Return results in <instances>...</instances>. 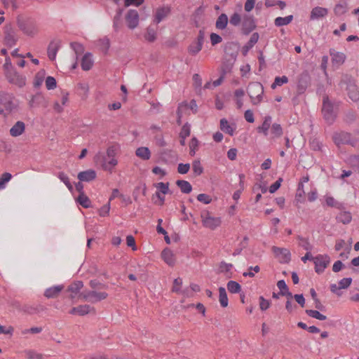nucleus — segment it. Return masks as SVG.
<instances>
[{
  "instance_id": "f257e3e1",
  "label": "nucleus",
  "mask_w": 359,
  "mask_h": 359,
  "mask_svg": "<svg viewBox=\"0 0 359 359\" xmlns=\"http://www.w3.org/2000/svg\"><path fill=\"white\" fill-rule=\"evenodd\" d=\"M116 151L117 147L116 146H111L107 149V156L102 153H98L95 156V161L100 164L104 170H111L118 163L115 158Z\"/></svg>"
},
{
  "instance_id": "f03ea898",
  "label": "nucleus",
  "mask_w": 359,
  "mask_h": 359,
  "mask_svg": "<svg viewBox=\"0 0 359 359\" xmlns=\"http://www.w3.org/2000/svg\"><path fill=\"white\" fill-rule=\"evenodd\" d=\"M80 298L88 302L94 304L107 298L108 294L105 292L95 290H84L79 295Z\"/></svg>"
},
{
  "instance_id": "7ed1b4c3",
  "label": "nucleus",
  "mask_w": 359,
  "mask_h": 359,
  "mask_svg": "<svg viewBox=\"0 0 359 359\" xmlns=\"http://www.w3.org/2000/svg\"><path fill=\"white\" fill-rule=\"evenodd\" d=\"M248 93L253 104H259L264 94L263 86L259 82L251 83L248 87Z\"/></svg>"
},
{
  "instance_id": "20e7f679",
  "label": "nucleus",
  "mask_w": 359,
  "mask_h": 359,
  "mask_svg": "<svg viewBox=\"0 0 359 359\" xmlns=\"http://www.w3.org/2000/svg\"><path fill=\"white\" fill-rule=\"evenodd\" d=\"M203 225L210 229H215L221 224V219L210 215L208 211H203L201 215Z\"/></svg>"
},
{
  "instance_id": "39448f33",
  "label": "nucleus",
  "mask_w": 359,
  "mask_h": 359,
  "mask_svg": "<svg viewBox=\"0 0 359 359\" xmlns=\"http://www.w3.org/2000/svg\"><path fill=\"white\" fill-rule=\"evenodd\" d=\"M333 140L337 145L350 144L352 147L357 146V141L351 139V134L348 133L341 132L336 133L333 136Z\"/></svg>"
},
{
  "instance_id": "423d86ee",
  "label": "nucleus",
  "mask_w": 359,
  "mask_h": 359,
  "mask_svg": "<svg viewBox=\"0 0 359 359\" xmlns=\"http://www.w3.org/2000/svg\"><path fill=\"white\" fill-rule=\"evenodd\" d=\"M330 262V258L327 255H318L313 259L315 271L317 273H321Z\"/></svg>"
},
{
  "instance_id": "0eeeda50",
  "label": "nucleus",
  "mask_w": 359,
  "mask_h": 359,
  "mask_svg": "<svg viewBox=\"0 0 359 359\" xmlns=\"http://www.w3.org/2000/svg\"><path fill=\"white\" fill-rule=\"evenodd\" d=\"M19 27L22 32L29 36H34L39 32L37 23L32 20H28L20 23Z\"/></svg>"
},
{
  "instance_id": "6e6552de",
  "label": "nucleus",
  "mask_w": 359,
  "mask_h": 359,
  "mask_svg": "<svg viewBox=\"0 0 359 359\" xmlns=\"http://www.w3.org/2000/svg\"><path fill=\"white\" fill-rule=\"evenodd\" d=\"M125 18L129 29H134L137 27L140 21V15L136 10L130 9L126 15Z\"/></svg>"
},
{
  "instance_id": "1a4fd4ad",
  "label": "nucleus",
  "mask_w": 359,
  "mask_h": 359,
  "mask_svg": "<svg viewBox=\"0 0 359 359\" xmlns=\"http://www.w3.org/2000/svg\"><path fill=\"white\" fill-rule=\"evenodd\" d=\"M203 41V34L201 32H200V34L198 36L197 39L195 41H194L188 48V51L189 54L192 55H196V54H198L202 49Z\"/></svg>"
},
{
  "instance_id": "9d476101",
  "label": "nucleus",
  "mask_w": 359,
  "mask_h": 359,
  "mask_svg": "<svg viewBox=\"0 0 359 359\" xmlns=\"http://www.w3.org/2000/svg\"><path fill=\"white\" fill-rule=\"evenodd\" d=\"M329 53L334 66L339 67L345 62L346 56L344 53L337 51L334 48H330Z\"/></svg>"
},
{
  "instance_id": "9b49d317",
  "label": "nucleus",
  "mask_w": 359,
  "mask_h": 359,
  "mask_svg": "<svg viewBox=\"0 0 359 359\" xmlns=\"http://www.w3.org/2000/svg\"><path fill=\"white\" fill-rule=\"evenodd\" d=\"M7 78L10 83H12L18 87H23L26 84L25 76L19 74L16 72H12L8 74Z\"/></svg>"
},
{
  "instance_id": "f8f14e48",
  "label": "nucleus",
  "mask_w": 359,
  "mask_h": 359,
  "mask_svg": "<svg viewBox=\"0 0 359 359\" xmlns=\"http://www.w3.org/2000/svg\"><path fill=\"white\" fill-rule=\"evenodd\" d=\"M242 27L246 33L252 31L255 27V22L252 15L245 14L242 17Z\"/></svg>"
},
{
  "instance_id": "ddd939ff",
  "label": "nucleus",
  "mask_w": 359,
  "mask_h": 359,
  "mask_svg": "<svg viewBox=\"0 0 359 359\" xmlns=\"http://www.w3.org/2000/svg\"><path fill=\"white\" fill-rule=\"evenodd\" d=\"M328 14V10L326 8L316 6L312 8L310 13L311 20H318L326 17Z\"/></svg>"
},
{
  "instance_id": "4468645a",
  "label": "nucleus",
  "mask_w": 359,
  "mask_h": 359,
  "mask_svg": "<svg viewBox=\"0 0 359 359\" xmlns=\"http://www.w3.org/2000/svg\"><path fill=\"white\" fill-rule=\"evenodd\" d=\"M83 283L81 280H76L71 283L67 288V292L71 293L69 298L72 300H74L78 294H80V290L83 288Z\"/></svg>"
},
{
  "instance_id": "2eb2a0df",
  "label": "nucleus",
  "mask_w": 359,
  "mask_h": 359,
  "mask_svg": "<svg viewBox=\"0 0 359 359\" xmlns=\"http://www.w3.org/2000/svg\"><path fill=\"white\" fill-rule=\"evenodd\" d=\"M348 96L354 102L359 100V90L355 83L350 81L346 86Z\"/></svg>"
},
{
  "instance_id": "dca6fc26",
  "label": "nucleus",
  "mask_w": 359,
  "mask_h": 359,
  "mask_svg": "<svg viewBox=\"0 0 359 359\" xmlns=\"http://www.w3.org/2000/svg\"><path fill=\"white\" fill-rule=\"evenodd\" d=\"M170 13V6H163L158 8L156 11L154 16V22L156 24L160 23L163 19H165Z\"/></svg>"
},
{
  "instance_id": "f3484780",
  "label": "nucleus",
  "mask_w": 359,
  "mask_h": 359,
  "mask_svg": "<svg viewBox=\"0 0 359 359\" xmlns=\"http://www.w3.org/2000/svg\"><path fill=\"white\" fill-rule=\"evenodd\" d=\"M43 310V308L42 306H34V305H30V304H23L20 308V311L23 312L24 313L29 314V315H34L39 313L41 311Z\"/></svg>"
},
{
  "instance_id": "a211bd4d",
  "label": "nucleus",
  "mask_w": 359,
  "mask_h": 359,
  "mask_svg": "<svg viewBox=\"0 0 359 359\" xmlns=\"http://www.w3.org/2000/svg\"><path fill=\"white\" fill-rule=\"evenodd\" d=\"M272 250L276 256H281L282 262H288L290 260V253L288 250L273 246Z\"/></svg>"
},
{
  "instance_id": "6ab92c4d",
  "label": "nucleus",
  "mask_w": 359,
  "mask_h": 359,
  "mask_svg": "<svg viewBox=\"0 0 359 359\" xmlns=\"http://www.w3.org/2000/svg\"><path fill=\"white\" fill-rule=\"evenodd\" d=\"M25 130V125L22 121H17L14 126L10 129V135L12 137H18L21 135Z\"/></svg>"
},
{
  "instance_id": "aec40b11",
  "label": "nucleus",
  "mask_w": 359,
  "mask_h": 359,
  "mask_svg": "<svg viewBox=\"0 0 359 359\" xmlns=\"http://www.w3.org/2000/svg\"><path fill=\"white\" fill-rule=\"evenodd\" d=\"M96 177V172L93 170H87L85 171L80 172L78 174V179L81 182H90L95 180Z\"/></svg>"
},
{
  "instance_id": "412c9836",
  "label": "nucleus",
  "mask_w": 359,
  "mask_h": 359,
  "mask_svg": "<svg viewBox=\"0 0 359 359\" xmlns=\"http://www.w3.org/2000/svg\"><path fill=\"white\" fill-rule=\"evenodd\" d=\"M93 63L94 61L92 54L87 53L82 57L81 66L83 70L88 71L93 67Z\"/></svg>"
},
{
  "instance_id": "4be33fe9",
  "label": "nucleus",
  "mask_w": 359,
  "mask_h": 359,
  "mask_svg": "<svg viewBox=\"0 0 359 359\" xmlns=\"http://www.w3.org/2000/svg\"><path fill=\"white\" fill-rule=\"evenodd\" d=\"M63 288L64 286L62 285L50 287L46 290L44 296L48 299L57 297Z\"/></svg>"
},
{
  "instance_id": "5701e85b",
  "label": "nucleus",
  "mask_w": 359,
  "mask_h": 359,
  "mask_svg": "<svg viewBox=\"0 0 359 359\" xmlns=\"http://www.w3.org/2000/svg\"><path fill=\"white\" fill-rule=\"evenodd\" d=\"M272 118L270 116L265 117L262 126L257 127V131L259 133H263L265 136L269 134V129L271 128Z\"/></svg>"
},
{
  "instance_id": "b1692460",
  "label": "nucleus",
  "mask_w": 359,
  "mask_h": 359,
  "mask_svg": "<svg viewBox=\"0 0 359 359\" xmlns=\"http://www.w3.org/2000/svg\"><path fill=\"white\" fill-rule=\"evenodd\" d=\"M259 36L257 32H255L250 36L248 42L243 48V54L246 55L248 51L257 43Z\"/></svg>"
},
{
  "instance_id": "393cba45",
  "label": "nucleus",
  "mask_w": 359,
  "mask_h": 359,
  "mask_svg": "<svg viewBox=\"0 0 359 359\" xmlns=\"http://www.w3.org/2000/svg\"><path fill=\"white\" fill-rule=\"evenodd\" d=\"M161 257L169 266H173L175 263L174 254L172 251L168 248H165L162 251Z\"/></svg>"
},
{
  "instance_id": "a878e982",
  "label": "nucleus",
  "mask_w": 359,
  "mask_h": 359,
  "mask_svg": "<svg viewBox=\"0 0 359 359\" xmlns=\"http://www.w3.org/2000/svg\"><path fill=\"white\" fill-rule=\"evenodd\" d=\"M179 112L187 111H196L197 104L195 100H192L190 102H183L180 104L178 107Z\"/></svg>"
},
{
  "instance_id": "bb28decb",
  "label": "nucleus",
  "mask_w": 359,
  "mask_h": 359,
  "mask_svg": "<svg viewBox=\"0 0 359 359\" xmlns=\"http://www.w3.org/2000/svg\"><path fill=\"white\" fill-rule=\"evenodd\" d=\"M176 184L183 194H189L192 191V187L188 181L179 180L176 181Z\"/></svg>"
},
{
  "instance_id": "cd10ccee",
  "label": "nucleus",
  "mask_w": 359,
  "mask_h": 359,
  "mask_svg": "<svg viewBox=\"0 0 359 359\" xmlns=\"http://www.w3.org/2000/svg\"><path fill=\"white\" fill-rule=\"evenodd\" d=\"M135 154L143 160H149L151 157V152L148 147H141L136 149Z\"/></svg>"
},
{
  "instance_id": "c85d7f7f",
  "label": "nucleus",
  "mask_w": 359,
  "mask_h": 359,
  "mask_svg": "<svg viewBox=\"0 0 359 359\" xmlns=\"http://www.w3.org/2000/svg\"><path fill=\"white\" fill-rule=\"evenodd\" d=\"M97 48L103 53H107L110 47L109 39L107 37L99 39L97 41Z\"/></svg>"
},
{
  "instance_id": "c756f323",
  "label": "nucleus",
  "mask_w": 359,
  "mask_h": 359,
  "mask_svg": "<svg viewBox=\"0 0 359 359\" xmlns=\"http://www.w3.org/2000/svg\"><path fill=\"white\" fill-rule=\"evenodd\" d=\"M219 301L220 305L225 308L228 306L229 301L227 297L226 291L224 287H219Z\"/></svg>"
},
{
  "instance_id": "7c9ffc66",
  "label": "nucleus",
  "mask_w": 359,
  "mask_h": 359,
  "mask_svg": "<svg viewBox=\"0 0 359 359\" xmlns=\"http://www.w3.org/2000/svg\"><path fill=\"white\" fill-rule=\"evenodd\" d=\"M337 109V104L332 103L328 98H324L323 102V112H332Z\"/></svg>"
},
{
  "instance_id": "2f4dec72",
  "label": "nucleus",
  "mask_w": 359,
  "mask_h": 359,
  "mask_svg": "<svg viewBox=\"0 0 359 359\" xmlns=\"http://www.w3.org/2000/svg\"><path fill=\"white\" fill-rule=\"evenodd\" d=\"M228 290L231 293L236 294L239 293L241 291V285L234 280H230L227 283L226 285Z\"/></svg>"
},
{
  "instance_id": "473e14b6",
  "label": "nucleus",
  "mask_w": 359,
  "mask_h": 359,
  "mask_svg": "<svg viewBox=\"0 0 359 359\" xmlns=\"http://www.w3.org/2000/svg\"><path fill=\"white\" fill-rule=\"evenodd\" d=\"M293 19V16L292 15H287L286 17H278L275 19V25L277 27H281L284 25H287L290 24Z\"/></svg>"
},
{
  "instance_id": "72a5a7b5",
  "label": "nucleus",
  "mask_w": 359,
  "mask_h": 359,
  "mask_svg": "<svg viewBox=\"0 0 359 359\" xmlns=\"http://www.w3.org/2000/svg\"><path fill=\"white\" fill-rule=\"evenodd\" d=\"M228 23V17L226 14H221L217 20L216 27L219 29H224Z\"/></svg>"
},
{
  "instance_id": "f704fd0d",
  "label": "nucleus",
  "mask_w": 359,
  "mask_h": 359,
  "mask_svg": "<svg viewBox=\"0 0 359 359\" xmlns=\"http://www.w3.org/2000/svg\"><path fill=\"white\" fill-rule=\"evenodd\" d=\"M351 215L348 212H341L336 217L337 220L344 224H348L351 221Z\"/></svg>"
},
{
  "instance_id": "c9c22d12",
  "label": "nucleus",
  "mask_w": 359,
  "mask_h": 359,
  "mask_svg": "<svg viewBox=\"0 0 359 359\" xmlns=\"http://www.w3.org/2000/svg\"><path fill=\"white\" fill-rule=\"evenodd\" d=\"M220 129L230 135L233 134L234 129L225 118H222L220 121Z\"/></svg>"
},
{
  "instance_id": "e433bc0d",
  "label": "nucleus",
  "mask_w": 359,
  "mask_h": 359,
  "mask_svg": "<svg viewBox=\"0 0 359 359\" xmlns=\"http://www.w3.org/2000/svg\"><path fill=\"white\" fill-rule=\"evenodd\" d=\"M77 202L85 208L90 207L91 201L84 194H79L77 198Z\"/></svg>"
},
{
  "instance_id": "4c0bfd02",
  "label": "nucleus",
  "mask_w": 359,
  "mask_h": 359,
  "mask_svg": "<svg viewBox=\"0 0 359 359\" xmlns=\"http://www.w3.org/2000/svg\"><path fill=\"white\" fill-rule=\"evenodd\" d=\"M306 313L309 316L312 317L316 319H318V320H325L327 319L326 316L320 313L317 310L307 309V310H306Z\"/></svg>"
},
{
  "instance_id": "58836bf2",
  "label": "nucleus",
  "mask_w": 359,
  "mask_h": 359,
  "mask_svg": "<svg viewBox=\"0 0 359 359\" xmlns=\"http://www.w3.org/2000/svg\"><path fill=\"white\" fill-rule=\"evenodd\" d=\"M89 285L92 288V290H104V289L108 288L107 285L102 283L96 279L90 280Z\"/></svg>"
},
{
  "instance_id": "ea45409f",
  "label": "nucleus",
  "mask_w": 359,
  "mask_h": 359,
  "mask_svg": "<svg viewBox=\"0 0 359 359\" xmlns=\"http://www.w3.org/2000/svg\"><path fill=\"white\" fill-rule=\"evenodd\" d=\"M91 311H93V313H95V309L93 307H91L88 304L78 306V315H79V316L86 315V314L90 313Z\"/></svg>"
},
{
  "instance_id": "a19ab883",
  "label": "nucleus",
  "mask_w": 359,
  "mask_h": 359,
  "mask_svg": "<svg viewBox=\"0 0 359 359\" xmlns=\"http://www.w3.org/2000/svg\"><path fill=\"white\" fill-rule=\"evenodd\" d=\"M57 177L67 186L68 189L72 192L73 191V186L69 180V177L63 172H59L57 174Z\"/></svg>"
},
{
  "instance_id": "79ce46f5",
  "label": "nucleus",
  "mask_w": 359,
  "mask_h": 359,
  "mask_svg": "<svg viewBox=\"0 0 359 359\" xmlns=\"http://www.w3.org/2000/svg\"><path fill=\"white\" fill-rule=\"evenodd\" d=\"M283 128L278 123H273L271 128V133L273 137H279L283 135Z\"/></svg>"
},
{
  "instance_id": "37998d69",
  "label": "nucleus",
  "mask_w": 359,
  "mask_h": 359,
  "mask_svg": "<svg viewBox=\"0 0 359 359\" xmlns=\"http://www.w3.org/2000/svg\"><path fill=\"white\" fill-rule=\"evenodd\" d=\"M193 86L197 92L201 93L202 90V79L198 74L193 75Z\"/></svg>"
},
{
  "instance_id": "c03bdc74",
  "label": "nucleus",
  "mask_w": 359,
  "mask_h": 359,
  "mask_svg": "<svg viewBox=\"0 0 359 359\" xmlns=\"http://www.w3.org/2000/svg\"><path fill=\"white\" fill-rule=\"evenodd\" d=\"M46 76V72L44 70H40L35 76L34 85L35 87H39L43 82L44 77Z\"/></svg>"
},
{
  "instance_id": "a18cd8bd",
  "label": "nucleus",
  "mask_w": 359,
  "mask_h": 359,
  "mask_svg": "<svg viewBox=\"0 0 359 359\" xmlns=\"http://www.w3.org/2000/svg\"><path fill=\"white\" fill-rule=\"evenodd\" d=\"M288 82V79L286 76H277L275 78L274 82L271 85V88L275 89L277 86H280Z\"/></svg>"
},
{
  "instance_id": "49530a36",
  "label": "nucleus",
  "mask_w": 359,
  "mask_h": 359,
  "mask_svg": "<svg viewBox=\"0 0 359 359\" xmlns=\"http://www.w3.org/2000/svg\"><path fill=\"white\" fill-rule=\"evenodd\" d=\"M224 80V76H221L219 79L214 81L213 82L208 81L204 85L205 89H212L222 84Z\"/></svg>"
},
{
  "instance_id": "de8ad7c7",
  "label": "nucleus",
  "mask_w": 359,
  "mask_h": 359,
  "mask_svg": "<svg viewBox=\"0 0 359 359\" xmlns=\"http://www.w3.org/2000/svg\"><path fill=\"white\" fill-rule=\"evenodd\" d=\"M191 126L188 123H186L182 128L180 133V137L182 139H186L190 135Z\"/></svg>"
},
{
  "instance_id": "09e8293b",
  "label": "nucleus",
  "mask_w": 359,
  "mask_h": 359,
  "mask_svg": "<svg viewBox=\"0 0 359 359\" xmlns=\"http://www.w3.org/2000/svg\"><path fill=\"white\" fill-rule=\"evenodd\" d=\"M57 47L55 45L50 44L48 48V56L50 60H55L57 53Z\"/></svg>"
},
{
  "instance_id": "8fccbe9b",
  "label": "nucleus",
  "mask_w": 359,
  "mask_h": 359,
  "mask_svg": "<svg viewBox=\"0 0 359 359\" xmlns=\"http://www.w3.org/2000/svg\"><path fill=\"white\" fill-rule=\"evenodd\" d=\"M46 87L48 90H53L57 86V82L54 77L48 76L45 81Z\"/></svg>"
},
{
  "instance_id": "3c124183",
  "label": "nucleus",
  "mask_w": 359,
  "mask_h": 359,
  "mask_svg": "<svg viewBox=\"0 0 359 359\" xmlns=\"http://www.w3.org/2000/svg\"><path fill=\"white\" fill-rule=\"evenodd\" d=\"M122 9H118L116 12V15L114 18V28L116 31H118L120 27L121 18L122 15Z\"/></svg>"
},
{
  "instance_id": "603ef678",
  "label": "nucleus",
  "mask_w": 359,
  "mask_h": 359,
  "mask_svg": "<svg viewBox=\"0 0 359 359\" xmlns=\"http://www.w3.org/2000/svg\"><path fill=\"white\" fill-rule=\"evenodd\" d=\"M230 24L233 26H238L242 24V17L238 13H234L230 18Z\"/></svg>"
},
{
  "instance_id": "864d4df0",
  "label": "nucleus",
  "mask_w": 359,
  "mask_h": 359,
  "mask_svg": "<svg viewBox=\"0 0 359 359\" xmlns=\"http://www.w3.org/2000/svg\"><path fill=\"white\" fill-rule=\"evenodd\" d=\"M347 5L346 4H339L334 7V11L336 15H341L346 12Z\"/></svg>"
},
{
  "instance_id": "5fc2aeb1",
  "label": "nucleus",
  "mask_w": 359,
  "mask_h": 359,
  "mask_svg": "<svg viewBox=\"0 0 359 359\" xmlns=\"http://www.w3.org/2000/svg\"><path fill=\"white\" fill-rule=\"evenodd\" d=\"M25 354L27 359H42V355L33 350H26Z\"/></svg>"
},
{
  "instance_id": "6e6d98bb",
  "label": "nucleus",
  "mask_w": 359,
  "mask_h": 359,
  "mask_svg": "<svg viewBox=\"0 0 359 359\" xmlns=\"http://www.w3.org/2000/svg\"><path fill=\"white\" fill-rule=\"evenodd\" d=\"M12 177L11 174L8 172H4L0 177V189L5 187L6 183L9 182Z\"/></svg>"
},
{
  "instance_id": "4d7b16f0",
  "label": "nucleus",
  "mask_w": 359,
  "mask_h": 359,
  "mask_svg": "<svg viewBox=\"0 0 359 359\" xmlns=\"http://www.w3.org/2000/svg\"><path fill=\"white\" fill-rule=\"evenodd\" d=\"M144 38L149 42H153L156 39V32L149 27L147 29V32L144 35Z\"/></svg>"
},
{
  "instance_id": "13d9d810",
  "label": "nucleus",
  "mask_w": 359,
  "mask_h": 359,
  "mask_svg": "<svg viewBox=\"0 0 359 359\" xmlns=\"http://www.w3.org/2000/svg\"><path fill=\"white\" fill-rule=\"evenodd\" d=\"M192 169H193L194 172L196 175H200L201 174H202V172L203 171V168L201 166V163H200L199 161H194V163L192 164Z\"/></svg>"
},
{
  "instance_id": "bf43d9fd",
  "label": "nucleus",
  "mask_w": 359,
  "mask_h": 359,
  "mask_svg": "<svg viewBox=\"0 0 359 359\" xmlns=\"http://www.w3.org/2000/svg\"><path fill=\"white\" fill-rule=\"evenodd\" d=\"M259 308L262 311H266L270 307L271 303L269 300L264 299V297L260 296L259 297Z\"/></svg>"
},
{
  "instance_id": "052dcab7",
  "label": "nucleus",
  "mask_w": 359,
  "mask_h": 359,
  "mask_svg": "<svg viewBox=\"0 0 359 359\" xmlns=\"http://www.w3.org/2000/svg\"><path fill=\"white\" fill-rule=\"evenodd\" d=\"M352 283L351 278H342L339 282V289H346L348 288Z\"/></svg>"
},
{
  "instance_id": "680f3d73",
  "label": "nucleus",
  "mask_w": 359,
  "mask_h": 359,
  "mask_svg": "<svg viewBox=\"0 0 359 359\" xmlns=\"http://www.w3.org/2000/svg\"><path fill=\"white\" fill-rule=\"evenodd\" d=\"M326 204L330 207H334L337 208H340L341 206V204L339 202H337L333 197L332 196H327L325 199Z\"/></svg>"
},
{
  "instance_id": "e2e57ef3",
  "label": "nucleus",
  "mask_w": 359,
  "mask_h": 359,
  "mask_svg": "<svg viewBox=\"0 0 359 359\" xmlns=\"http://www.w3.org/2000/svg\"><path fill=\"white\" fill-rule=\"evenodd\" d=\"M156 187L163 194L169 192V184L164 182H158L156 184Z\"/></svg>"
},
{
  "instance_id": "0e129e2a",
  "label": "nucleus",
  "mask_w": 359,
  "mask_h": 359,
  "mask_svg": "<svg viewBox=\"0 0 359 359\" xmlns=\"http://www.w3.org/2000/svg\"><path fill=\"white\" fill-rule=\"evenodd\" d=\"M232 267L233 265L231 264H228L222 261L219 264V270L220 273L229 272Z\"/></svg>"
},
{
  "instance_id": "69168bd1",
  "label": "nucleus",
  "mask_w": 359,
  "mask_h": 359,
  "mask_svg": "<svg viewBox=\"0 0 359 359\" xmlns=\"http://www.w3.org/2000/svg\"><path fill=\"white\" fill-rule=\"evenodd\" d=\"M283 179L279 177L273 184L270 186L269 189V192L271 194L276 192L280 188Z\"/></svg>"
},
{
  "instance_id": "338daca9",
  "label": "nucleus",
  "mask_w": 359,
  "mask_h": 359,
  "mask_svg": "<svg viewBox=\"0 0 359 359\" xmlns=\"http://www.w3.org/2000/svg\"><path fill=\"white\" fill-rule=\"evenodd\" d=\"M197 200L204 204L210 203L212 199L210 196L205 194H200L197 196Z\"/></svg>"
},
{
  "instance_id": "774afa93",
  "label": "nucleus",
  "mask_w": 359,
  "mask_h": 359,
  "mask_svg": "<svg viewBox=\"0 0 359 359\" xmlns=\"http://www.w3.org/2000/svg\"><path fill=\"white\" fill-rule=\"evenodd\" d=\"M190 169L189 163H180L177 167V172L180 174H186Z\"/></svg>"
}]
</instances>
